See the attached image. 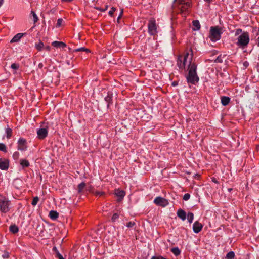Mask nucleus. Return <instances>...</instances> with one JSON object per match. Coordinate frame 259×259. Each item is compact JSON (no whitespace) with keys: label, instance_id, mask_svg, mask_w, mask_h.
Masks as SVG:
<instances>
[{"label":"nucleus","instance_id":"nucleus-56","mask_svg":"<svg viewBox=\"0 0 259 259\" xmlns=\"http://www.w3.org/2000/svg\"><path fill=\"white\" fill-rule=\"evenodd\" d=\"M38 67L39 68H42L43 67V64L42 63H40L39 64H38Z\"/></svg>","mask_w":259,"mask_h":259},{"label":"nucleus","instance_id":"nucleus-22","mask_svg":"<svg viewBox=\"0 0 259 259\" xmlns=\"http://www.w3.org/2000/svg\"><path fill=\"white\" fill-rule=\"evenodd\" d=\"M7 127L5 130V132L6 134V137L7 139H10L12 136V130L9 127V125H7Z\"/></svg>","mask_w":259,"mask_h":259},{"label":"nucleus","instance_id":"nucleus-17","mask_svg":"<svg viewBox=\"0 0 259 259\" xmlns=\"http://www.w3.org/2000/svg\"><path fill=\"white\" fill-rule=\"evenodd\" d=\"M52 45L56 48H65L66 44L62 41H54L52 43Z\"/></svg>","mask_w":259,"mask_h":259},{"label":"nucleus","instance_id":"nucleus-38","mask_svg":"<svg viewBox=\"0 0 259 259\" xmlns=\"http://www.w3.org/2000/svg\"><path fill=\"white\" fill-rule=\"evenodd\" d=\"M94 194L96 196H104L105 194L104 192H103V191H95Z\"/></svg>","mask_w":259,"mask_h":259},{"label":"nucleus","instance_id":"nucleus-37","mask_svg":"<svg viewBox=\"0 0 259 259\" xmlns=\"http://www.w3.org/2000/svg\"><path fill=\"white\" fill-rule=\"evenodd\" d=\"M19 153L18 151L15 152L13 154V158L15 160H17L19 157Z\"/></svg>","mask_w":259,"mask_h":259},{"label":"nucleus","instance_id":"nucleus-45","mask_svg":"<svg viewBox=\"0 0 259 259\" xmlns=\"http://www.w3.org/2000/svg\"><path fill=\"white\" fill-rule=\"evenodd\" d=\"M135 225V223L134 222H129L127 223L126 226L128 228H132L133 226Z\"/></svg>","mask_w":259,"mask_h":259},{"label":"nucleus","instance_id":"nucleus-5","mask_svg":"<svg viewBox=\"0 0 259 259\" xmlns=\"http://www.w3.org/2000/svg\"><path fill=\"white\" fill-rule=\"evenodd\" d=\"M11 201L6 198L4 201L0 204V211L3 213H7L10 210V205Z\"/></svg>","mask_w":259,"mask_h":259},{"label":"nucleus","instance_id":"nucleus-20","mask_svg":"<svg viewBox=\"0 0 259 259\" xmlns=\"http://www.w3.org/2000/svg\"><path fill=\"white\" fill-rule=\"evenodd\" d=\"M49 216L51 219L53 220H55L58 218L59 213L56 211L51 210L49 212Z\"/></svg>","mask_w":259,"mask_h":259},{"label":"nucleus","instance_id":"nucleus-3","mask_svg":"<svg viewBox=\"0 0 259 259\" xmlns=\"http://www.w3.org/2000/svg\"><path fill=\"white\" fill-rule=\"evenodd\" d=\"M222 32L218 26L211 27L210 38L211 41L215 42L220 39Z\"/></svg>","mask_w":259,"mask_h":259},{"label":"nucleus","instance_id":"nucleus-43","mask_svg":"<svg viewBox=\"0 0 259 259\" xmlns=\"http://www.w3.org/2000/svg\"><path fill=\"white\" fill-rule=\"evenodd\" d=\"M63 22V19L62 18H59L57 20V23H56V27H59L61 26Z\"/></svg>","mask_w":259,"mask_h":259},{"label":"nucleus","instance_id":"nucleus-51","mask_svg":"<svg viewBox=\"0 0 259 259\" xmlns=\"http://www.w3.org/2000/svg\"><path fill=\"white\" fill-rule=\"evenodd\" d=\"M5 198V197H4L2 195H0V204L4 201V199Z\"/></svg>","mask_w":259,"mask_h":259},{"label":"nucleus","instance_id":"nucleus-11","mask_svg":"<svg viewBox=\"0 0 259 259\" xmlns=\"http://www.w3.org/2000/svg\"><path fill=\"white\" fill-rule=\"evenodd\" d=\"M203 225L198 221H196L193 225V230L194 233H198L202 229Z\"/></svg>","mask_w":259,"mask_h":259},{"label":"nucleus","instance_id":"nucleus-12","mask_svg":"<svg viewBox=\"0 0 259 259\" xmlns=\"http://www.w3.org/2000/svg\"><path fill=\"white\" fill-rule=\"evenodd\" d=\"M186 62L183 60L182 56H179L177 60V65L179 69H184L185 68Z\"/></svg>","mask_w":259,"mask_h":259},{"label":"nucleus","instance_id":"nucleus-32","mask_svg":"<svg viewBox=\"0 0 259 259\" xmlns=\"http://www.w3.org/2000/svg\"><path fill=\"white\" fill-rule=\"evenodd\" d=\"M85 190L92 193H94L95 190L93 186L90 185L85 188Z\"/></svg>","mask_w":259,"mask_h":259},{"label":"nucleus","instance_id":"nucleus-42","mask_svg":"<svg viewBox=\"0 0 259 259\" xmlns=\"http://www.w3.org/2000/svg\"><path fill=\"white\" fill-rule=\"evenodd\" d=\"M116 8L114 7H112V8H111V10H110L109 11V15L111 16V17H113V14H114V12L116 11Z\"/></svg>","mask_w":259,"mask_h":259},{"label":"nucleus","instance_id":"nucleus-40","mask_svg":"<svg viewBox=\"0 0 259 259\" xmlns=\"http://www.w3.org/2000/svg\"><path fill=\"white\" fill-rule=\"evenodd\" d=\"M11 68L14 70H18L19 68V64L18 63H13L11 66Z\"/></svg>","mask_w":259,"mask_h":259},{"label":"nucleus","instance_id":"nucleus-15","mask_svg":"<svg viewBox=\"0 0 259 259\" xmlns=\"http://www.w3.org/2000/svg\"><path fill=\"white\" fill-rule=\"evenodd\" d=\"M26 34V33H19L13 37V38L11 39L10 42L11 43L18 42L23 36H24Z\"/></svg>","mask_w":259,"mask_h":259},{"label":"nucleus","instance_id":"nucleus-25","mask_svg":"<svg viewBox=\"0 0 259 259\" xmlns=\"http://www.w3.org/2000/svg\"><path fill=\"white\" fill-rule=\"evenodd\" d=\"M170 251L176 256H178L181 254V250L178 247L172 248Z\"/></svg>","mask_w":259,"mask_h":259},{"label":"nucleus","instance_id":"nucleus-27","mask_svg":"<svg viewBox=\"0 0 259 259\" xmlns=\"http://www.w3.org/2000/svg\"><path fill=\"white\" fill-rule=\"evenodd\" d=\"M80 51H84L86 52L87 53H90L91 51L89 49L85 48L84 47H81L78 49H76L73 50V52H77Z\"/></svg>","mask_w":259,"mask_h":259},{"label":"nucleus","instance_id":"nucleus-7","mask_svg":"<svg viewBox=\"0 0 259 259\" xmlns=\"http://www.w3.org/2000/svg\"><path fill=\"white\" fill-rule=\"evenodd\" d=\"M37 137L39 139H44L48 136V127L42 125L37 130Z\"/></svg>","mask_w":259,"mask_h":259},{"label":"nucleus","instance_id":"nucleus-8","mask_svg":"<svg viewBox=\"0 0 259 259\" xmlns=\"http://www.w3.org/2000/svg\"><path fill=\"white\" fill-rule=\"evenodd\" d=\"M27 148L26 140L23 138H20L18 141V150L23 151H25Z\"/></svg>","mask_w":259,"mask_h":259},{"label":"nucleus","instance_id":"nucleus-23","mask_svg":"<svg viewBox=\"0 0 259 259\" xmlns=\"http://www.w3.org/2000/svg\"><path fill=\"white\" fill-rule=\"evenodd\" d=\"M35 47L38 51H40L44 47V43L41 40H39L38 43H35Z\"/></svg>","mask_w":259,"mask_h":259},{"label":"nucleus","instance_id":"nucleus-58","mask_svg":"<svg viewBox=\"0 0 259 259\" xmlns=\"http://www.w3.org/2000/svg\"><path fill=\"white\" fill-rule=\"evenodd\" d=\"M3 3H4V0H0V7L3 5Z\"/></svg>","mask_w":259,"mask_h":259},{"label":"nucleus","instance_id":"nucleus-34","mask_svg":"<svg viewBox=\"0 0 259 259\" xmlns=\"http://www.w3.org/2000/svg\"><path fill=\"white\" fill-rule=\"evenodd\" d=\"M119 215L117 213H114L111 218L112 222H115L119 218Z\"/></svg>","mask_w":259,"mask_h":259},{"label":"nucleus","instance_id":"nucleus-49","mask_svg":"<svg viewBox=\"0 0 259 259\" xmlns=\"http://www.w3.org/2000/svg\"><path fill=\"white\" fill-rule=\"evenodd\" d=\"M187 0H179V4L182 6H184Z\"/></svg>","mask_w":259,"mask_h":259},{"label":"nucleus","instance_id":"nucleus-35","mask_svg":"<svg viewBox=\"0 0 259 259\" xmlns=\"http://www.w3.org/2000/svg\"><path fill=\"white\" fill-rule=\"evenodd\" d=\"M39 198L37 196L34 197L31 203L32 205L33 206H35L37 204Z\"/></svg>","mask_w":259,"mask_h":259},{"label":"nucleus","instance_id":"nucleus-47","mask_svg":"<svg viewBox=\"0 0 259 259\" xmlns=\"http://www.w3.org/2000/svg\"><path fill=\"white\" fill-rule=\"evenodd\" d=\"M151 259H166V258L163 257L162 256L158 255V256H153Z\"/></svg>","mask_w":259,"mask_h":259},{"label":"nucleus","instance_id":"nucleus-16","mask_svg":"<svg viewBox=\"0 0 259 259\" xmlns=\"http://www.w3.org/2000/svg\"><path fill=\"white\" fill-rule=\"evenodd\" d=\"M115 195L118 197V201H120L123 199L125 193L123 190H117L115 192Z\"/></svg>","mask_w":259,"mask_h":259},{"label":"nucleus","instance_id":"nucleus-36","mask_svg":"<svg viewBox=\"0 0 259 259\" xmlns=\"http://www.w3.org/2000/svg\"><path fill=\"white\" fill-rule=\"evenodd\" d=\"M2 256L4 259H7L10 256L9 253L8 251H5L4 252H3Z\"/></svg>","mask_w":259,"mask_h":259},{"label":"nucleus","instance_id":"nucleus-21","mask_svg":"<svg viewBox=\"0 0 259 259\" xmlns=\"http://www.w3.org/2000/svg\"><path fill=\"white\" fill-rule=\"evenodd\" d=\"M10 231L13 233L16 234L19 231V228L15 224L11 225L9 227Z\"/></svg>","mask_w":259,"mask_h":259},{"label":"nucleus","instance_id":"nucleus-60","mask_svg":"<svg viewBox=\"0 0 259 259\" xmlns=\"http://www.w3.org/2000/svg\"><path fill=\"white\" fill-rule=\"evenodd\" d=\"M257 71L259 72V64H257Z\"/></svg>","mask_w":259,"mask_h":259},{"label":"nucleus","instance_id":"nucleus-50","mask_svg":"<svg viewBox=\"0 0 259 259\" xmlns=\"http://www.w3.org/2000/svg\"><path fill=\"white\" fill-rule=\"evenodd\" d=\"M178 85V82L177 81H174L172 82L171 85L173 87H176Z\"/></svg>","mask_w":259,"mask_h":259},{"label":"nucleus","instance_id":"nucleus-53","mask_svg":"<svg viewBox=\"0 0 259 259\" xmlns=\"http://www.w3.org/2000/svg\"><path fill=\"white\" fill-rule=\"evenodd\" d=\"M122 14H123V10L121 11V12H120L118 18H117V20L119 21V20L120 19V18L122 17Z\"/></svg>","mask_w":259,"mask_h":259},{"label":"nucleus","instance_id":"nucleus-31","mask_svg":"<svg viewBox=\"0 0 259 259\" xmlns=\"http://www.w3.org/2000/svg\"><path fill=\"white\" fill-rule=\"evenodd\" d=\"M30 15H32V16H33V22H34V23H35L36 22H37L38 20V18L37 16V15L36 14V13H35V12L34 11H31V13H30Z\"/></svg>","mask_w":259,"mask_h":259},{"label":"nucleus","instance_id":"nucleus-61","mask_svg":"<svg viewBox=\"0 0 259 259\" xmlns=\"http://www.w3.org/2000/svg\"><path fill=\"white\" fill-rule=\"evenodd\" d=\"M177 0H174V2H176Z\"/></svg>","mask_w":259,"mask_h":259},{"label":"nucleus","instance_id":"nucleus-29","mask_svg":"<svg viewBox=\"0 0 259 259\" xmlns=\"http://www.w3.org/2000/svg\"><path fill=\"white\" fill-rule=\"evenodd\" d=\"M194 219V214L191 212H189L187 214V219L190 223H192Z\"/></svg>","mask_w":259,"mask_h":259},{"label":"nucleus","instance_id":"nucleus-4","mask_svg":"<svg viewBox=\"0 0 259 259\" xmlns=\"http://www.w3.org/2000/svg\"><path fill=\"white\" fill-rule=\"evenodd\" d=\"M148 32L151 36H154L157 33V27L156 21L154 18H151L148 23Z\"/></svg>","mask_w":259,"mask_h":259},{"label":"nucleus","instance_id":"nucleus-9","mask_svg":"<svg viewBox=\"0 0 259 259\" xmlns=\"http://www.w3.org/2000/svg\"><path fill=\"white\" fill-rule=\"evenodd\" d=\"M9 167V160L6 158H0V169L7 170Z\"/></svg>","mask_w":259,"mask_h":259},{"label":"nucleus","instance_id":"nucleus-41","mask_svg":"<svg viewBox=\"0 0 259 259\" xmlns=\"http://www.w3.org/2000/svg\"><path fill=\"white\" fill-rule=\"evenodd\" d=\"M215 63H222L223 62V59L221 55H219L217 57L215 60H214Z\"/></svg>","mask_w":259,"mask_h":259},{"label":"nucleus","instance_id":"nucleus-26","mask_svg":"<svg viewBox=\"0 0 259 259\" xmlns=\"http://www.w3.org/2000/svg\"><path fill=\"white\" fill-rule=\"evenodd\" d=\"M192 23L193 26L196 28L195 29H194V30H198L200 29V24L198 20H194L193 21Z\"/></svg>","mask_w":259,"mask_h":259},{"label":"nucleus","instance_id":"nucleus-19","mask_svg":"<svg viewBox=\"0 0 259 259\" xmlns=\"http://www.w3.org/2000/svg\"><path fill=\"white\" fill-rule=\"evenodd\" d=\"M85 188H86V184L84 182H82L81 183H80L79 184H78L77 186V189L78 193L82 194V193L83 192V189H85Z\"/></svg>","mask_w":259,"mask_h":259},{"label":"nucleus","instance_id":"nucleus-1","mask_svg":"<svg viewBox=\"0 0 259 259\" xmlns=\"http://www.w3.org/2000/svg\"><path fill=\"white\" fill-rule=\"evenodd\" d=\"M190 51L191 54L188 65V74L186 76V79L188 83L196 84L199 81V78L197 74V65L196 63L192 62L193 56V51L192 49Z\"/></svg>","mask_w":259,"mask_h":259},{"label":"nucleus","instance_id":"nucleus-6","mask_svg":"<svg viewBox=\"0 0 259 259\" xmlns=\"http://www.w3.org/2000/svg\"><path fill=\"white\" fill-rule=\"evenodd\" d=\"M154 203L157 206L161 207H165L168 205V200L163 197L158 196L156 197L154 200Z\"/></svg>","mask_w":259,"mask_h":259},{"label":"nucleus","instance_id":"nucleus-30","mask_svg":"<svg viewBox=\"0 0 259 259\" xmlns=\"http://www.w3.org/2000/svg\"><path fill=\"white\" fill-rule=\"evenodd\" d=\"M235 257V253L233 251L229 252L226 255V259H234Z\"/></svg>","mask_w":259,"mask_h":259},{"label":"nucleus","instance_id":"nucleus-10","mask_svg":"<svg viewBox=\"0 0 259 259\" xmlns=\"http://www.w3.org/2000/svg\"><path fill=\"white\" fill-rule=\"evenodd\" d=\"M104 100L107 104V108H109L110 105L113 104V93L111 91H108L107 92V95L104 98Z\"/></svg>","mask_w":259,"mask_h":259},{"label":"nucleus","instance_id":"nucleus-24","mask_svg":"<svg viewBox=\"0 0 259 259\" xmlns=\"http://www.w3.org/2000/svg\"><path fill=\"white\" fill-rule=\"evenodd\" d=\"M20 164L23 168L28 167L30 165L29 161L26 159H21Z\"/></svg>","mask_w":259,"mask_h":259},{"label":"nucleus","instance_id":"nucleus-54","mask_svg":"<svg viewBox=\"0 0 259 259\" xmlns=\"http://www.w3.org/2000/svg\"><path fill=\"white\" fill-rule=\"evenodd\" d=\"M73 0H61L62 2L69 3L72 2Z\"/></svg>","mask_w":259,"mask_h":259},{"label":"nucleus","instance_id":"nucleus-52","mask_svg":"<svg viewBox=\"0 0 259 259\" xmlns=\"http://www.w3.org/2000/svg\"><path fill=\"white\" fill-rule=\"evenodd\" d=\"M205 2L208 4V6H209L210 4L212 2V0H203Z\"/></svg>","mask_w":259,"mask_h":259},{"label":"nucleus","instance_id":"nucleus-57","mask_svg":"<svg viewBox=\"0 0 259 259\" xmlns=\"http://www.w3.org/2000/svg\"><path fill=\"white\" fill-rule=\"evenodd\" d=\"M244 66H245L246 67L248 66V63L247 62H245L244 63Z\"/></svg>","mask_w":259,"mask_h":259},{"label":"nucleus","instance_id":"nucleus-13","mask_svg":"<svg viewBox=\"0 0 259 259\" xmlns=\"http://www.w3.org/2000/svg\"><path fill=\"white\" fill-rule=\"evenodd\" d=\"M192 1L191 0H187L184 6H182L181 9V13L186 11L189 8L192 7Z\"/></svg>","mask_w":259,"mask_h":259},{"label":"nucleus","instance_id":"nucleus-14","mask_svg":"<svg viewBox=\"0 0 259 259\" xmlns=\"http://www.w3.org/2000/svg\"><path fill=\"white\" fill-rule=\"evenodd\" d=\"M177 214V216L183 221H185L186 219L187 214L186 212L181 208L178 210Z\"/></svg>","mask_w":259,"mask_h":259},{"label":"nucleus","instance_id":"nucleus-48","mask_svg":"<svg viewBox=\"0 0 259 259\" xmlns=\"http://www.w3.org/2000/svg\"><path fill=\"white\" fill-rule=\"evenodd\" d=\"M189 56V52H187L185 54L184 58H183V59L184 61V62H186L187 59L188 58Z\"/></svg>","mask_w":259,"mask_h":259},{"label":"nucleus","instance_id":"nucleus-55","mask_svg":"<svg viewBox=\"0 0 259 259\" xmlns=\"http://www.w3.org/2000/svg\"><path fill=\"white\" fill-rule=\"evenodd\" d=\"M45 49L47 50V51H50V47L49 46H46L45 47Z\"/></svg>","mask_w":259,"mask_h":259},{"label":"nucleus","instance_id":"nucleus-2","mask_svg":"<svg viewBox=\"0 0 259 259\" xmlns=\"http://www.w3.org/2000/svg\"><path fill=\"white\" fill-rule=\"evenodd\" d=\"M249 42V35L247 31H243L237 38L236 44L239 47L244 48Z\"/></svg>","mask_w":259,"mask_h":259},{"label":"nucleus","instance_id":"nucleus-28","mask_svg":"<svg viewBox=\"0 0 259 259\" xmlns=\"http://www.w3.org/2000/svg\"><path fill=\"white\" fill-rule=\"evenodd\" d=\"M52 251L54 252L55 257L56 258H59L60 256H62V255L59 253L58 250L57 249V247L55 246H54L52 249Z\"/></svg>","mask_w":259,"mask_h":259},{"label":"nucleus","instance_id":"nucleus-33","mask_svg":"<svg viewBox=\"0 0 259 259\" xmlns=\"http://www.w3.org/2000/svg\"><path fill=\"white\" fill-rule=\"evenodd\" d=\"M0 151L5 153L7 152V148L4 143H0Z\"/></svg>","mask_w":259,"mask_h":259},{"label":"nucleus","instance_id":"nucleus-46","mask_svg":"<svg viewBox=\"0 0 259 259\" xmlns=\"http://www.w3.org/2000/svg\"><path fill=\"white\" fill-rule=\"evenodd\" d=\"M242 32H242V29L238 28L236 30L235 35V36H237V35H239L240 34H242Z\"/></svg>","mask_w":259,"mask_h":259},{"label":"nucleus","instance_id":"nucleus-44","mask_svg":"<svg viewBox=\"0 0 259 259\" xmlns=\"http://www.w3.org/2000/svg\"><path fill=\"white\" fill-rule=\"evenodd\" d=\"M190 195L189 193L185 194L184 196H183V199L185 201L188 200L190 199Z\"/></svg>","mask_w":259,"mask_h":259},{"label":"nucleus","instance_id":"nucleus-39","mask_svg":"<svg viewBox=\"0 0 259 259\" xmlns=\"http://www.w3.org/2000/svg\"><path fill=\"white\" fill-rule=\"evenodd\" d=\"M108 7V5H106L104 9H103V8L99 7H95L94 8L95 9L99 10V11H100L101 12H105V11H106L107 10Z\"/></svg>","mask_w":259,"mask_h":259},{"label":"nucleus","instance_id":"nucleus-59","mask_svg":"<svg viewBox=\"0 0 259 259\" xmlns=\"http://www.w3.org/2000/svg\"><path fill=\"white\" fill-rule=\"evenodd\" d=\"M58 259H64V258H63V256L62 255V256H60L59 258H58Z\"/></svg>","mask_w":259,"mask_h":259},{"label":"nucleus","instance_id":"nucleus-18","mask_svg":"<svg viewBox=\"0 0 259 259\" xmlns=\"http://www.w3.org/2000/svg\"><path fill=\"white\" fill-rule=\"evenodd\" d=\"M230 102V98L227 96H221V102L222 105L227 106Z\"/></svg>","mask_w":259,"mask_h":259}]
</instances>
